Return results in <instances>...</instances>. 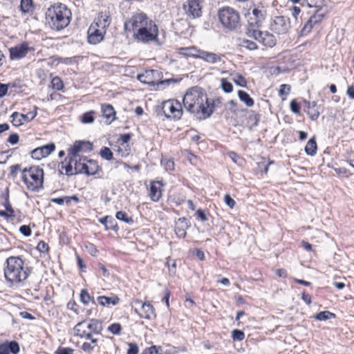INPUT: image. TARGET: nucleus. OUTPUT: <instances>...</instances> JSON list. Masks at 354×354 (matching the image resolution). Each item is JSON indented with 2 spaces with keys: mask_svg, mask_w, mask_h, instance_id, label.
I'll use <instances>...</instances> for the list:
<instances>
[{
  "mask_svg": "<svg viewBox=\"0 0 354 354\" xmlns=\"http://www.w3.org/2000/svg\"><path fill=\"white\" fill-rule=\"evenodd\" d=\"M184 107L199 119H207L214 112V104L210 102L206 93L198 86L189 88L183 100Z\"/></svg>",
  "mask_w": 354,
  "mask_h": 354,
  "instance_id": "1",
  "label": "nucleus"
},
{
  "mask_svg": "<svg viewBox=\"0 0 354 354\" xmlns=\"http://www.w3.org/2000/svg\"><path fill=\"white\" fill-rule=\"evenodd\" d=\"M31 269L25 267L24 261L19 257L11 256L6 261L3 268L4 277L10 286H20L28 279Z\"/></svg>",
  "mask_w": 354,
  "mask_h": 354,
  "instance_id": "2",
  "label": "nucleus"
},
{
  "mask_svg": "<svg viewBox=\"0 0 354 354\" xmlns=\"http://www.w3.org/2000/svg\"><path fill=\"white\" fill-rule=\"evenodd\" d=\"M71 12L62 3H55L46 12V21L55 30H61L68 26L71 19Z\"/></svg>",
  "mask_w": 354,
  "mask_h": 354,
  "instance_id": "3",
  "label": "nucleus"
},
{
  "mask_svg": "<svg viewBox=\"0 0 354 354\" xmlns=\"http://www.w3.org/2000/svg\"><path fill=\"white\" fill-rule=\"evenodd\" d=\"M43 169L39 166L25 167L21 170V180L31 192H38L44 187Z\"/></svg>",
  "mask_w": 354,
  "mask_h": 354,
  "instance_id": "4",
  "label": "nucleus"
},
{
  "mask_svg": "<svg viewBox=\"0 0 354 354\" xmlns=\"http://www.w3.org/2000/svg\"><path fill=\"white\" fill-rule=\"evenodd\" d=\"M102 330V322L97 319L83 320L73 328L74 335L81 339H91L92 334H101Z\"/></svg>",
  "mask_w": 354,
  "mask_h": 354,
  "instance_id": "5",
  "label": "nucleus"
},
{
  "mask_svg": "<svg viewBox=\"0 0 354 354\" xmlns=\"http://www.w3.org/2000/svg\"><path fill=\"white\" fill-rule=\"evenodd\" d=\"M218 15L223 26L230 30H234L241 25L239 13L230 7L220 9Z\"/></svg>",
  "mask_w": 354,
  "mask_h": 354,
  "instance_id": "6",
  "label": "nucleus"
},
{
  "mask_svg": "<svg viewBox=\"0 0 354 354\" xmlns=\"http://www.w3.org/2000/svg\"><path fill=\"white\" fill-rule=\"evenodd\" d=\"M246 35L249 37L254 38L265 47L272 48L276 44V39L272 34L267 31L263 32L257 28H254L252 22L250 23V26L247 28Z\"/></svg>",
  "mask_w": 354,
  "mask_h": 354,
  "instance_id": "7",
  "label": "nucleus"
},
{
  "mask_svg": "<svg viewBox=\"0 0 354 354\" xmlns=\"http://www.w3.org/2000/svg\"><path fill=\"white\" fill-rule=\"evenodd\" d=\"M158 32V26L152 21L149 22L144 28H140L137 32L133 34V37L136 40L142 43L157 41Z\"/></svg>",
  "mask_w": 354,
  "mask_h": 354,
  "instance_id": "8",
  "label": "nucleus"
},
{
  "mask_svg": "<svg viewBox=\"0 0 354 354\" xmlns=\"http://www.w3.org/2000/svg\"><path fill=\"white\" fill-rule=\"evenodd\" d=\"M162 111L167 118L179 120L183 115L182 105L176 100H169L163 102Z\"/></svg>",
  "mask_w": 354,
  "mask_h": 354,
  "instance_id": "9",
  "label": "nucleus"
},
{
  "mask_svg": "<svg viewBox=\"0 0 354 354\" xmlns=\"http://www.w3.org/2000/svg\"><path fill=\"white\" fill-rule=\"evenodd\" d=\"M270 30L276 34H286L290 29V19L285 16L274 17L270 24Z\"/></svg>",
  "mask_w": 354,
  "mask_h": 354,
  "instance_id": "10",
  "label": "nucleus"
},
{
  "mask_svg": "<svg viewBox=\"0 0 354 354\" xmlns=\"http://www.w3.org/2000/svg\"><path fill=\"white\" fill-rule=\"evenodd\" d=\"M152 21V20L148 19L146 14L139 13L133 16L131 19L127 21L124 24V27L127 30L135 34L140 28H144L149 22Z\"/></svg>",
  "mask_w": 354,
  "mask_h": 354,
  "instance_id": "11",
  "label": "nucleus"
},
{
  "mask_svg": "<svg viewBox=\"0 0 354 354\" xmlns=\"http://www.w3.org/2000/svg\"><path fill=\"white\" fill-rule=\"evenodd\" d=\"M93 150V144L89 141L76 140L67 150L70 159L78 158L82 152L87 153Z\"/></svg>",
  "mask_w": 354,
  "mask_h": 354,
  "instance_id": "12",
  "label": "nucleus"
},
{
  "mask_svg": "<svg viewBox=\"0 0 354 354\" xmlns=\"http://www.w3.org/2000/svg\"><path fill=\"white\" fill-rule=\"evenodd\" d=\"M326 13L327 10H322V9L315 10L302 28L301 30V35H306L310 33L313 28L322 21Z\"/></svg>",
  "mask_w": 354,
  "mask_h": 354,
  "instance_id": "13",
  "label": "nucleus"
},
{
  "mask_svg": "<svg viewBox=\"0 0 354 354\" xmlns=\"http://www.w3.org/2000/svg\"><path fill=\"white\" fill-rule=\"evenodd\" d=\"M202 3L203 0H187L183 8L187 16L196 19L202 15Z\"/></svg>",
  "mask_w": 354,
  "mask_h": 354,
  "instance_id": "14",
  "label": "nucleus"
},
{
  "mask_svg": "<svg viewBox=\"0 0 354 354\" xmlns=\"http://www.w3.org/2000/svg\"><path fill=\"white\" fill-rule=\"evenodd\" d=\"M106 30L91 24L88 30V42L91 44H97L104 39Z\"/></svg>",
  "mask_w": 354,
  "mask_h": 354,
  "instance_id": "15",
  "label": "nucleus"
},
{
  "mask_svg": "<svg viewBox=\"0 0 354 354\" xmlns=\"http://www.w3.org/2000/svg\"><path fill=\"white\" fill-rule=\"evenodd\" d=\"M31 50H33V48L29 47L26 42H24L9 49L10 58L12 60L22 59L25 57Z\"/></svg>",
  "mask_w": 354,
  "mask_h": 354,
  "instance_id": "16",
  "label": "nucleus"
},
{
  "mask_svg": "<svg viewBox=\"0 0 354 354\" xmlns=\"http://www.w3.org/2000/svg\"><path fill=\"white\" fill-rule=\"evenodd\" d=\"M55 149V145L51 142L33 149L30 153L31 157L35 160H39L49 156Z\"/></svg>",
  "mask_w": 354,
  "mask_h": 354,
  "instance_id": "17",
  "label": "nucleus"
},
{
  "mask_svg": "<svg viewBox=\"0 0 354 354\" xmlns=\"http://www.w3.org/2000/svg\"><path fill=\"white\" fill-rule=\"evenodd\" d=\"M37 107L35 106V111L28 112L27 114L19 113L18 112H14L11 117L12 118V123L15 126H20L24 124V122H30L32 120L37 114Z\"/></svg>",
  "mask_w": 354,
  "mask_h": 354,
  "instance_id": "18",
  "label": "nucleus"
},
{
  "mask_svg": "<svg viewBox=\"0 0 354 354\" xmlns=\"http://www.w3.org/2000/svg\"><path fill=\"white\" fill-rule=\"evenodd\" d=\"M136 304L141 305L140 313L138 312L137 309H135V311L138 313L141 318H145L147 319H152L156 318L155 310L149 302L142 303L141 301L137 300Z\"/></svg>",
  "mask_w": 354,
  "mask_h": 354,
  "instance_id": "19",
  "label": "nucleus"
},
{
  "mask_svg": "<svg viewBox=\"0 0 354 354\" xmlns=\"http://www.w3.org/2000/svg\"><path fill=\"white\" fill-rule=\"evenodd\" d=\"M111 20L110 12L109 10H104L98 13L97 17L93 24L97 26V27H100L106 31V29L111 23Z\"/></svg>",
  "mask_w": 354,
  "mask_h": 354,
  "instance_id": "20",
  "label": "nucleus"
},
{
  "mask_svg": "<svg viewBox=\"0 0 354 354\" xmlns=\"http://www.w3.org/2000/svg\"><path fill=\"white\" fill-rule=\"evenodd\" d=\"M198 57H200V59L203 60L207 64H215L222 62L224 55L223 54L215 53L202 50V52H200V54L198 55Z\"/></svg>",
  "mask_w": 354,
  "mask_h": 354,
  "instance_id": "21",
  "label": "nucleus"
},
{
  "mask_svg": "<svg viewBox=\"0 0 354 354\" xmlns=\"http://www.w3.org/2000/svg\"><path fill=\"white\" fill-rule=\"evenodd\" d=\"M189 227L190 222L187 218H179L175 225V232L176 236L180 239L185 238L187 234V230Z\"/></svg>",
  "mask_w": 354,
  "mask_h": 354,
  "instance_id": "22",
  "label": "nucleus"
},
{
  "mask_svg": "<svg viewBox=\"0 0 354 354\" xmlns=\"http://www.w3.org/2000/svg\"><path fill=\"white\" fill-rule=\"evenodd\" d=\"M154 75H158V71L153 69L147 70L144 73L138 75L137 78L142 83L154 85L156 84L153 78Z\"/></svg>",
  "mask_w": 354,
  "mask_h": 354,
  "instance_id": "23",
  "label": "nucleus"
},
{
  "mask_svg": "<svg viewBox=\"0 0 354 354\" xmlns=\"http://www.w3.org/2000/svg\"><path fill=\"white\" fill-rule=\"evenodd\" d=\"M100 169V167L96 160L88 159L86 161L85 169L82 171V174L86 176H93L97 173Z\"/></svg>",
  "mask_w": 354,
  "mask_h": 354,
  "instance_id": "24",
  "label": "nucleus"
},
{
  "mask_svg": "<svg viewBox=\"0 0 354 354\" xmlns=\"http://www.w3.org/2000/svg\"><path fill=\"white\" fill-rule=\"evenodd\" d=\"M97 301L102 306L110 307L117 305L120 301V299L117 295L112 297L100 296L97 298Z\"/></svg>",
  "mask_w": 354,
  "mask_h": 354,
  "instance_id": "25",
  "label": "nucleus"
},
{
  "mask_svg": "<svg viewBox=\"0 0 354 354\" xmlns=\"http://www.w3.org/2000/svg\"><path fill=\"white\" fill-rule=\"evenodd\" d=\"M252 15L254 17V21L250 20L249 24L252 22L254 26V28H258L260 26L261 21L265 18L266 10L263 8L261 9L254 8L252 10Z\"/></svg>",
  "mask_w": 354,
  "mask_h": 354,
  "instance_id": "26",
  "label": "nucleus"
},
{
  "mask_svg": "<svg viewBox=\"0 0 354 354\" xmlns=\"http://www.w3.org/2000/svg\"><path fill=\"white\" fill-rule=\"evenodd\" d=\"M71 161L74 162V174H82V171L85 169L86 161L88 158L86 156H79L78 158L70 159Z\"/></svg>",
  "mask_w": 354,
  "mask_h": 354,
  "instance_id": "27",
  "label": "nucleus"
},
{
  "mask_svg": "<svg viewBox=\"0 0 354 354\" xmlns=\"http://www.w3.org/2000/svg\"><path fill=\"white\" fill-rule=\"evenodd\" d=\"M200 52H202V50L196 48L194 46L181 48L179 50V53L181 55H183L185 57H191L195 59H200V57H198V55L200 54Z\"/></svg>",
  "mask_w": 354,
  "mask_h": 354,
  "instance_id": "28",
  "label": "nucleus"
},
{
  "mask_svg": "<svg viewBox=\"0 0 354 354\" xmlns=\"http://www.w3.org/2000/svg\"><path fill=\"white\" fill-rule=\"evenodd\" d=\"M99 221L105 226L106 230H113L117 232L118 227L117 223L113 217L110 216H106L99 219Z\"/></svg>",
  "mask_w": 354,
  "mask_h": 354,
  "instance_id": "29",
  "label": "nucleus"
},
{
  "mask_svg": "<svg viewBox=\"0 0 354 354\" xmlns=\"http://www.w3.org/2000/svg\"><path fill=\"white\" fill-rule=\"evenodd\" d=\"M101 111L102 116L106 120H109V122L113 121L115 118V111L113 107L109 104L102 105Z\"/></svg>",
  "mask_w": 354,
  "mask_h": 354,
  "instance_id": "30",
  "label": "nucleus"
},
{
  "mask_svg": "<svg viewBox=\"0 0 354 354\" xmlns=\"http://www.w3.org/2000/svg\"><path fill=\"white\" fill-rule=\"evenodd\" d=\"M157 184H160V182L151 183L149 194L151 199L154 202H158L162 196L161 190L159 187H157Z\"/></svg>",
  "mask_w": 354,
  "mask_h": 354,
  "instance_id": "31",
  "label": "nucleus"
},
{
  "mask_svg": "<svg viewBox=\"0 0 354 354\" xmlns=\"http://www.w3.org/2000/svg\"><path fill=\"white\" fill-rule=\"evenodd\" d=\"M317 145L316 142L315 137L310 138L305 146V152L307 155L314 156L317 153Z\"/></svg>",
  "mask_w": 354,
  "mask_h": 354,
  "instance_id": "32",
  "label": "nucleus"
},
{
  "mask_svg": "<svg viewBox=\"0 0 354 354\" xmlns=\"http://www.w3.org/2000/svg\"><path fill=\"white\" fill-rule=\"evenodd\" d=\"M238 97L239 100L244 102L245 105L248 107L252 106L254 104L253 99L250 96V95L242 90H239L238 91Z\"/></svg>",
  "mask_w": 354,
  "mask_h": 354,
  "instance_id": "33",
  "label": "nucleus"
},
{
  "mask_svg": "<svg viewBox=\"0 0 354 354\" xmlns=\"http://www.w3.org/2000/svg\"><path fill=\"white\" fill-rule=\"evenodd\" d=\"M9 354H18L20 351L19 344L15 340L5 342Z\"/></svg>",
  "mask_w": 354,
  "mask_h": 354,
  "instance_id": "34",
  "label": "nucleus"
},
{
  "mask_svg": "<svg viewBox=\"0 0 354 354\" xmlns=\"http://www.w3.org/2000/svg\"><path fill=\"white\" fill-rule=\"evenodd\" d=\"M307 5L309 8H315V10H327L324 6V0H306Z\"/></svg>",
  "mask_w": 354,
  "mask_h": 354,
  "instance_id": "35",
  "label": "nucleus"
},
{
  "mask_svg": "<svg viewBox=\"0 0 354 354\" xmlns=\"http://www.w3.org/2000/svg\"><path fill=\"white\" fill-rule=\"evenodd\" d=\"M80 297L81 302L84 305H87L90 302L95 304L94 297H91L86 289L82 290Z\"/></svg>",
  "mask_w": 354,
  "mask_h": 354,
  "instance_id": "36",
  "label": "nucleus"
},
{
  "mask_svg": "<svg viewBox=\"0 0 354 354\" xmlns=\"http://www.w3.org/2000/svg\"><path fill=\"white\" fill-rule=\"evenodd\" d=\"M335 315L330 311L325 310L317 313L314 318L318 321H326L331 318H334Z\"/></svg>",
  "mask_w": 354,
  "mask_h": 354,
  "instance_id": "37",
  "label": "nucleus"
},
{
  "mask_svg": "<svg viewBox=\"0 0 354 354\" xmlns=\"http://www.w3.org/2000/svg\"><path fill=\"white\" fill-rule=\"evenodd\" d=\"M65 161L67 162V165H62V169H64L65 173L67 176L75 175L76 174H74V171H74V162L71 161L68 154L65 159Z\"/></svg>",
  "mask_w": 354,
  "mask_h": 354,
  "instance_id": "38",
  "label": "nucleus"
},
{
  "mask_svg": "<svg viewBox=\"0 0 354 354\" xmlns=\"http://www.w3.org/2000/svg\"><path fill=\"white\" fill-rule=\"evenodd\" d=\"M115 217L117 219L124 221L127 224H132L133 223L132 217L129 216L127 214L123 211L118 212L115 214Z\"/></svg>",
  "mask_w": 354,
  "mask_h": 354,
  "instance_id": "39",
  "label": "nucleus"
},
{
  "mask_svg": "<svg viewBox=\"0 0 354 354\" xmlns=\"http://www.w3.org/2000/svg\"><path fill=\"white\" fill-rule=\"evenodd\" d=\"M51 86L53 89L57 91H62L64 88V83L61 78L58 76L54 77L52 79Z\"/></svg>",
  "mask_w": 354,
  "mask_h": 354,
  "instance_id": "40",
  "label": "nucleus"
},
{
  "mask_svg": "<svg viewBox=\"0 0 354 354\" xmlns=\"http://www.w3.org/2000/svg\"><path fill=\"white\" fill-rule=\"evenodd\" d=\"M100 154L102 158L106 160H111L113 156V152L107 147H102L100 151Z\"/></svg>",
  "mask_w": 354,
  "mask_h": 354,
  "instance_id": "41",
  "label": "nucleus"
},
{
  "mask_svg": "<svg viewBox=\"0 0 354 354\" xmlns=\"http://www.w3.org/2000/svg\"><path fill=\"white\" fill-rule=\"evenodd\" d=\"M240 46L250 50H257L258 48V46L254 41L245 39L241 41Z\"/></svg>",
  "mask_w": 354,
  "mask_h": 354,
  "instance_id": "42",
  "label": "nucleus"
},
{
  "mask_svg": "<svg viewBox=\"0 0 354 354\" xmlns=\"http://www.w3.org/2000/svg\"><path fill=\"white\" fill-rule=\"evenodd\" d=\"M221 86L223 91L226 93H230L233 91L232 84L228 82L225 78H222L221 80Z\"/></svg>",
  "mask_w": 354,
  "mask_h": 354,
  "instance_id": "43",
  "label": "nucleus"
},
{
  "mask_svg": "<svg viewBox=\"0 0 354 354\" xmlns=\"http://www.w3.org/2000/svg\"><path fill=\"white\" fill-rule=\"evenodd\" d=\"M32 0H21L20 10L24 13L28 12L32 7Z\"/></svg>",
  "mask_w": 354,
  "mask_h": 354,
  "instance_id": "44",
  "label": "nucleus"
},
{
  "mask_svg": "<svg viewBox=\"0 0 354 354\" xmlns=\"http://www.w3.org/2000/svg\"><path fill=\"white\" fill-rule=\"evenodd\" d=\"M107 329L113 335H119L121 334V332H122V326L119 323H113V324H111L108 327Z\"/></svg>",
  "mask_w": 354,
  "mask_h": 354,
  "instance_id": "45",
  "label": "nucleus"
},
{
  "mask_svg": "<svg viewBox=\"0 0 354 354\" xmlns=\"http://www.w3.org/2000/svg\"><path fill=\"white\" fill-rule=\"evenodd\" d=\"M93 114H94V111H93L84 113L81 117L82 122L85 123V124L93 122V121H94Z\"/></svg>",
  "mask_w": 354,
  "mask_h": 354,
  "instance_id": "46",
  "label": "nucleus"
},
{
  "mask_svg": "<svg viewBox=\"0 0 354 354\" xmlns=\"http://www.w3.org/2000/svg\"><path fill=\"white\" fill-rule=\"evenodd\" d=\"M232 338L234 341H242L245 338V333L241 330L234 329L232 332Z\"/></svg>",
  "mask_w": 354,
  "mask_h": 354,
  "instance_id": "47",
  "label": "nucleus"
},
{
  "mask_svg": "<svg viewBox=\"0 0 354 354\" xmlns=\"http://www.w3.org/2000/svg\"><path fill=\"white\" fill-rule=\"evenodd\" d=\"M233 80H234V83L239 86L246 87V86H247L246 80L245 79V77L243 75H241L240 74H236L235 77L233 78Z\"/></svg>",
  "mask_w": 354,
  "mask_h": 354,
  "instance_id": "48",
  "label": "nucleus"
},
{
  "mask_svg": "<svg viewBox=\"0 0 354 354\" xmlns=\"http://www.w3.org/2000/svg\"><path fill=\"white\" fill-rule=\"evenodd\" d=\"M307 114L312 120H316L319 116V111L317 108L310 107L307 110Z\"/></svg>",
  "mask_w": 354,
  "mask_h": 354,
  "instance_id": "49",
  "label": "nucleus"
},
{
  "mask_svg": "<svg viewBox=\"0 0 354 354\" xmlns=\"http://www.w3.org/2000/svg\"><path fill=\"white\" fill-rule=\"evenodd\" d=\"M4 207L6 209V212L9 214V216H10L12 218L15 217V211L12 209L11 204L10 203L9 199H8V194H7L6 198V201L3 204Z\"/></svg>",
  "mask_w": 354,
  "mask_h": 354,
  "instance_id": "50",
  "label": "nucleus"
},
{
  "mask_svg": "<svg viewBox=\"0 0 354 354\" xmlns=\"http://www.w3.org/2000/svg\"><path fill=\"white\" fill-rule=\"evenodd\" d=\"M74 349L69 347L59 346L55 351V354H73Z\"/></svg>",
  "mask_w": 354,
  "mask_h": 354,
  "instance_id": "51",
  "label": "nucleus"
},
{
  "mask_svg": "<svg viewBox=\"0 0 354 354\" xmlns=\"http://www.w3.org/2000/svg\"><path fill=\"white\" fill-rule=\"evenodd\" d=\"M19 232L25 236H30L32 234V230L29 225H23L19 227Z\"/></svg>",
  "mask_w": 354,
  "mask_h": 354,
  "instance_id": "52",
  "label": "nucleus"
},
{
  "mask_svg": "<svg viewBox=\"0 0 354 354\" xmlns=\"http://www.w3.org/2000/svg\"><path fill=\"white\" fill-rule=\"evenodd\" d=\"M37 249L40 252H47L49 250L48 245L44 241H40L37 246Z\"/></svg>",
  "mask_w": 354,
  "mask_h": 354,
  "instance_id": "53",
  "label": "nucleus"
},
{
  "mask_svg": "<svg viewBox=\"0 0 354 354\" xmlns=\"http://www.w3.org/2000/svg\"><path fill=\"white\" fill-rule=\"evenodd\" d=\"M273 161H270L268 163H266L265 162H261L258 163V168L263 172L264 174H267L269 169V165L272 164Z\"/></svg>",
  "mask_w": 354,
  "mask_h": 354,
  "instance_id": "54",
  "label": "nucleus"
},
{
  "mask_svg": "<svg viewBox=\"0 0 354 354\" xmlns=\"http://www.w3.org/2000/svg\"><path fill=\"white\" fill-rule=\"evenodd\" d=\"M224 201L225 204L230 208H233L236 205L235 201L228 194L225 195Z\"/></svg>",
  "mask_w": 354,
  "mask_h": 354,
  "instance_id": "55",
  "label": "nucleus"
},
{
  "mask_svg": "<svg viewBox=\"0 0 354 354\" xmlns=\"http://www.w3.org/2000/svg\"><path fill=\"white\" fill-rule=\"evenodd\" d=\"M290 109L291 111L296 113L299 114L300 113V105L296 102V100H293L290 102Z\"/></svg>",
  "mask_w": 354,
  "mask_h": 354,
  "instance_id": "56",
  "label": "nucleus"
},
{
  "mask_svg": "<svg viewBox=\"0 0 354 354\" xmlns=\"http://www.w3.org/2000/svg\"><path fill=\"white\" fill-rule=\"evenodd\" d=\"M229 109L232 113H236L239 109L238 107V103L235 100H230L228 102Z\"/></svg>",
  "mask_w": 354,
  "mask_h": 354,
  "instance_id": "57",
  "label": "nucleus"
},
{
  "mask_svg": "<svg viewBox=\"0 0 354 354\" xmlns=\"http://www.w3.org/2000/svg\"><path fill=\"white\" fill-rule=\"evenodd\" d=\"M290 91V86L288 84H281L279 89V95H287Z\"/></svg>",
  "mask_w": 354,
  "mask_h": 354,
  "instance_id": "58",
  "label": "nucleus"
},
{
  "mask_svg": "<svg viewBox=\"0 0 354 354\" xmlns=\"http://www.w3.org/2000/svg\"><path fill=\"white\" fill-rule=\"evenodd\" d=\"M21 171V165L19 164L14 165L10 167V176L15 178L17 176V171Z\"/></svg>",
  "mask_w": 354,
  "mask_h": 354,
  "instance_id": "59",
  "label": "nucleus"
},
{
  "mask_svg": "<svg viewBox=\"0 0 354 354\" xmlns=\"http://www.w3.org/2000/svg\"><path fill=\"white\" fill-rule=\"evenodd\" d=\"M138 351H139L138 346L136 343L129 344V348L127 351V354H138Z\"/></svg>",
  "mask_w": 354,
  "mask_h": 354,
  "instance_id": "60",
  "label": "nucleus"
},
{
  "mask_svg": "<svg viewBox=\"0 0 354 354\" xmlns=\"http://www.w3.org/2000/svg\"><path fill=\"white\" fill-rule=\"evenodd\" d=\"M81 348L84 352L91 353L93 351L94 346H92L91 343L84 342L82 344Z\"/></svg>",
  "mask_w": 354,
  "mask_h": 354,
  "instance_id": "61",
  "label": "nucleus"
},
{
  "mask_svg": "<svg viewBox=\"0 0 354 354\" xmlns=\"http://www.w3.org/2000/svg\"><path fill=\"white\" fill-rule=\"evenodd\" d=\"M19 140V135L17 133H13L10 135V136H9V138L8 139V141L11 145H16V144L18 143Z\"/></svg>",
  "mask_w": 354,
  "mask_h": 354,
  "instance_id": "62",
  "label": "nucleus"
},
{
  "mask_svg": "<svg viewBox=\"0 0 354 354\" xmlns=\"http://www.w3.org/2000/svg\"><path fill=\"white\" fill-rule=\"evenodd\" d=\"M164 165L167 171H173L174 169V162L171 160H167L164 162Z\"/></svg>",
  "mask_w": 354,
  "mask_h": 354,
  "instance_id": "63",
  "label": "nucleus"
},
{
  "mask_svg": "<svg viewBox=\"0 0 354 354\" xmlns=\"http://www.w3.org/2000/svg\"><path fill=\"white\" fill-rule=\"evenodd\" d=\"M196 215L198 218L202 221H206L207 220V217L205 211L202 209H199L196 211Z\"/></svg>",
  "mask_w": 354,
  "mask_h": 354,
  "instance_id": "64",
  "label": "nucleus"
}]
</instances>
